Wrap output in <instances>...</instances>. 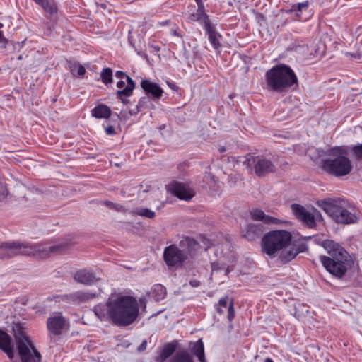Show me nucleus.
Returning <instances> with one entry per match:
<instances>
[{
  "label": "nucleus",
  "instance_id": "nucleus-1",
  "mask_svg": "<svg viewBox=\"0 0 362 362\" xmlns=\"http://www.w3.org/2000/svg\"><path fill=\"white\" fill-rule=\"evenodd\" d=\"M139 302L133 296L112 294L104 304L94 307L93 312L101 321H109L117 326H128L138 317Z\"/></svg>",
  "mask_w": 362,
  "mask_h": 362
},
{
  "label": "nucleus",
  "instance_id": "nucleus-2",
  "mask_svg": "<svg viewBox=\"0 0 362 362\" xmlns=\"http://www.w3.org/2000/svg\"><path fill=\"white\" fill-rule=\"evenodd\" d=\"M292 235L290 232L280 230L269 232L262 238L263 251L269 257H279L280 261L285 264L293 259L298 254L307 250L305 244H300L298 247L291 245Z\"/></svg>",
  "mask_w": 362,
  "mask_h": 362
},
{
  "label": "nucleus",
  "instance_id": "nucleus-3",
  "mask_svg": "<svg viewBox=\"0 0 362 362\" xmlns=\"http://www.w3.org/2000/svg\"><path fill=\"white\" fill-rule=\"evenodd\" d=\"M68 248L67 244L50 245L49 243L30 244L21 242H8L0 244V259H8L16 255L37 256L45 258L52 255L62 254Z\"/></svg>",
  "mask_w": 362,
  "mask_h": 362
},
{
  "label": "nucleus",
  "instance_id": "nucleus-4",
  "mask_svg": "<svg viewBox=\"0 0 362 362\" xmlns=\"http://www.w3.org/2000/svg\"><path fill=\"white\" fill-rule=\"evenodd\" d=\"M322 246L328 254V256H320V260L323 267L334 276L343 277L353 264L351 256L341 246L333 240H324Z\"/></svg>",
  "mask_w": 362,
  "mask_h": 362
},
{
  "label": "nucleus",
  "instance_id": "nucleus-5",
  "mask_svg": "<svg viewBox=\"0 0 362 362\" xmlns=\"http://www.w3.org/2000/svg\"><path fill=\"white\" fill-rule=\"evenodd\" d=\"M266 88L269 90L284 92L294 84L298 78L294 71L286 64L274 66L265 73Z\"/></svg>",
  "mask_w": 362,
  "mask_h": 362
},
{
  "label": "nucleus",
  "instance_id": "nucleus-6",
  "mask_svg": "<svg viewBox=\"0 0 362 362\" xmlns=\"http://www.w3.org/2000/svg\"><path fill=\"white\" fill-rule=\"evenodd\" d=\"M12 331L21 362H40L41 354L36 349L33 340L28 334L25 324L13 323Z\"/></svg>",
  "mask_w": 362,
  "mask_h": 362
},
{
  "label": "nucleus",
  "instance_id": "nucleus-7",
  "mask_svg": "<svg viewBox=\"0 0 362 362\" xmlns=\"http://www.w3.org/2000/svg\"><path fill=\"white\" fill-rule=\"evenodd\" d=\"M317 205L338 223L351 224L357 221V216L349 211V203L344 199L329 197L318 200Z\"/></svg>",
  "mask_w": 362,
  "mask_h": 362
},
{
  "label": "nucleus",
  "instance_id": "nucleus-8",
  "mask_svg": "<svg viewBox=\"0 0 362 362\" xmlns=\"http://www.w3.org/2000/svg\"><path fill=\"white\" fill-rule=\"evenodd\" d=\"M327 158L323 159L322 168L327 174L334 177L349 175L353 166L345 151L340 147H334L327 151Z\"/></svg>",
  "mask_w": 362,
  "mask_h": 362
},
{
  "label": "nucleus",
  "instance_id": "nucleus-9",
  "mask_svg": "<svg viewBox=\"0 0 362 362\" xmlns=\"http://www.w3.org/2000/svg\"><path fill=\"white\" fill-rule=\"evenodd\" d=\"M180 247L171 245L165 249L163 257L168 266H181L191 252L196 250L197 243L194 240L187 238L180 243Z\"/></svg>",
  "mask_w": 362,
  "mask_h": 362
},
{
  "label": "nucleus",
  "instance_id": "nucleus-10",
  "mask_svg": "<svg viewBox=\"0 0 362 362\" xmlns=\"http://www.w3.org/2000/svg\"><path fill=\"white\" fill-rule=\"evenodd\" d=\"M237 161L242 163L247 169L252 170L253 168L255 173L259 177L264 176L276 170V165L270 159L255 156L250 153L243 157H240Z\"/></svg>",
  "mask_w": 362,
  "mask_h": 362
},
{
  "label": "nucleus",
  "instance_id": "nucleus-11",
  "mask_svg": "<svg viewBox=\"0 0 362 362\" xmlns=\"http://www.w3.org/2000/svg\"><path fill=\"white\" fill-rule=\"evenodd\" d=\"M291 209L293 214L309 228H314L317 222L322 221L320 211L315 208L308 210L300 204H293Z\"/></svg>",
  "mask_w": 362,
  "mask_h": 362
},
{
  "label": "nucleus",
  "instance_id": "nucleus-12",
  "mask_svg": "<svg viewBox=\"0 0 362 362\" xmlns=\"http://www.w3.org/2000/svg\"><path fill=\"white\" fill-rule=\"evenodd\" d=\"M47 327L51 334L58 336L69 327V324L61 313H54L47 319Z\"/></svg>",
  "mask_w": 362,
  "mask_h": 362
},
{
  "label": "nucleus",
  "instance_id": "nucleus-13",
  "mask_svg": "<svg viewBox=\"0 0 362 362\" xmlns=\"http://www.w3.org/2000/svg\"><path fill=\"white\" fill-rule=\"evenodd\" d=\"M170 191L181 199L190 200L194 196L193 190L187 185L180 182H173L169 185Z\"/></svg>",
  "mask_w": 362,
  "mask_h": 362
},
{
  "label": "nucleus",
  "instance_id": "nucleus-14",
  "mask_svg": "<svg viewBox=\"0 0 362 362\" xmlns=\"http://www.w3.org/2000/svg\"><path fill=\"white\" fill-rule=\"evenodd\" d=\"M115 76L118 78H126L127 79V84L125 86V88L122 90H118L117 91V95L120 98L122 102L123 103H125L127 102V100L124 99L123 96L129 97L132 94V91L135 88V83L129 76H127L124 72H122L121 71H117L115 73Z\"/></svg>",
  "mask_w": 362,
  "mask_h": 362
},
{
  "label": "nucleus",
  "instance_id": "nucleus-15",
  "mask_svg": "<svg viewBox=\"0 0 362 362\" xmlns=\"http://www.w3.org/2000/svg\"><path fill=\"white\" fill-rule=\"evenodd\" d=\"M0 349L6 354L10 359L14 357V349L11 344V337L4 331L0 329Z\"/></svg>",
  "mask_w": 362,
  "mask_h": 362
},
{
  "label": "nucleus",
  "instance_id": "nucleus-16",
  "mask_svg": "<svg viewBox=\"0 0 362 362\" xmlns=\"http://www.w3.org/2000/svg\"><path fill=\"white\" fill-rule=\"evenodd\" d=\"M74 278L77 282L85 285L93 284L99 280L93 273L86 269L76 272Z\"/></svg>",
  "mask_w": 362,
  "mask_h": 362
},
{
  "label": "nucleus",
  "instance_id": "nucleus-17",
  "mask_svg": "<svg viewBox=\"0 0 362 362\" xmlns=\"http://www.w3.org/2000/svg\"><path fill=\"white\" fill-rule=\"evenodd\" d=\"M141 88L148 94H151L152 97L160 98L163 93L161 88H160L156 83L151 82L149 80H143L141 83Z\"/></svg>",
  "mask_w": 362,
  "mask_h": 362
},
{
  "label": "nucleus",
  "instance_id": "nucleus-18",
  "mask_svg": "<svg viewBox=\"0 0 362 362\" xmlns=\"http://www.w3.org/2000/svg\"><path fill=\"white\" fill-rule=\"evenodd\" d=\"M250 214L254 220L260 221L267 224H278L282 223L281 221L276 218L266 215L263 211L259 209H254Z\"/></svg>",
  "mask_w": 362,
  "mask_h": 362
},
{
  "label": "nucleus",
  "instance_id": "nucleus-19",
  "mask_svg": "<svg viewBox=\"0 0 362 362\" xmlns=\"http://www.w3.org/2000/svg\"><path fill=\"white\" fill-rule=\"evenodd\" d=\"M96 296V293L88 291H77L70 294L69 299L76 303L87 302Z\"/></svg>",
  "mask_w": 362,
  "mask_h": 362
},
{
  "label": "nucleus",
  "instance_id": "nucleus-20",
  "mask_svg": "<svg viewBox=\"0 0 362 362\" xmlns=\"http://www.w3.org/2000/svg\"><path fill=\"white\" fill-rule=\"evenodd\" d=\"M91 115L98 119H107L111 115V110L106 105L100 104L91 110Z\"/></svg>",
  "mask_w": 362,
  "mask_h": 362
},
{
  "label": "nucleus",
  "instance_id": "nucleus-21",
  "mask_svg": "<svg viewBox=\"0 0 362 362\" xmlns=\"http://www.w3.org/2000/svg\"><path fill=\"white\" fill-rule=\"evenodd\" d=\"M206 33L209 35V40L214 49H218L221 46L219 38L221 35H218L210 24H207L206 27Z\"/></svg>",
  "mask_w": 362,
  "mask_h": 362
},
{
  "label": "nucleus",
  "instance_id": "nucleus-22",
  "mask_svg": "<svg viewBox=\"0 0 362 362\" xmlns=\"http://www.w3.org/2000/svg\"><path fill=\"white\" fill-rule=\"evenodd\" d=\"M262 233V230L260 225L257 224H249L247 226V232L245 236L250 240H255V238L259 237Z\"/></svg>",
  "mask_w": 362,
  "mask_h": 362
},
{
  "label": "nucleus",
  "instance_id": "nucleus-23",
  "mask_svg": "<svg viewBox=\"0 0 362 362\" xmlns=\"http://www.w3.org/2000/svg\"><path fill=\"white\" fill-rule=\"evenodd\" d=\"M192 352L199 359L200 362H206L204 355V347L202 339H199L194 344L192 348Z\"/></svg>",
  "mask_w": 362,
  "mask_h": 362
},
{
  "label": "nucleus",
  "instance_id": "nucleus-24",
  "mask_svg": "<svg viewBox=\"0 0 362 362\" xmlns=\"http://www.w3.org/2000/svg\"><path fill=\"white\" fill-rule=\"evenodd\" d=\"M37 4L42 6L44 11L50 15L57 13V8L54 2L52 0H33Z\"/></svg>",
  "mask_w": 362,
  "mask_h": 362
},
{
  "label": "nucleus",
  "instance_id": "nucleus-25",
  "mask_svg": "<svg viewBox=\"0 0 362 362\" xmlns=\"http://www.w3.org/2000/svg\"><path fill=\"white\" fill-rule=\"evenodd\" d=\"M196 1L198 5V8L195 13L196 18H191V21H203L205 24V27H206L207 24H210V23L209 22L206 15L204 13V5L201 0H196Z\"/></svg>",
  "mask_w": 362,
  "mask_h": 362
},
{
  "label": "nucleus",
  "instance_id": "nucleus-26",
  "mask_svg": "<svg viewBox=\"0 0 362 362\" xmlns=\"http://www.w3.org/2000/svg\"><path fill=\"white\" fill-rule=\"evenodd\" d=\"M169 362H194V360L187 351H180L175 353Z\"/></svg>",
  "mask_w": 362,
  "mask_h": 362
},
{
  "label": "nucleus",
  "instance_id": "nucleus-27",
  "mask_svg": "<svg viewBox=\"0 0 362 362\" xmlns=\"http://www.w3.org/2000/svg\"><path fill=\"white\" fill-rule=\"evenodd\" d=\"M233 269V267H230V266L226 267V264L220 260H217V261L211 263L212 274L216 272L224 270L225 274L228 275Z\"/></svg>",
  "mask_w": 362,
  "mask_h": 362
},
{
  "label": "nucleus",
  "instance_id": "nucleus-28",
  "mask_svg": "<svg viewBox=\"0 0 362 362\" xmlns=\"http://www.w3.org/2000/svg\"><path fill=\"white\" fill-rule=\"evenodd\" d=\"M175 351V346L168 344L164 346L159 357L157 358V362H164L168 357H170Z\"/></svg>",
  "mask_w": 362,
  "mask_h": 362
},
{
  "label": "nucleus",
  "instance_id": "nucleus-29",
  "mask_svg": "<svg viewBox=\"0 0 362 362\" xmlns=\"http://www.w3.org/2000/svg\"><path fill=\"white\" fill-rule=\"evenodd\" d=\"M132 214L140 216L144 218H153L156 216V213L151 209L147 208H136L132 211Z\"/></svg>",
  "mask_w": 362,
  "mask_h": 362
},
{
  "label": "nucleus",
  "instance_id": "nucleus-30",
  "mask_svg": "<svg viewBox=\"0 0 362 362\" xmlns=\"http://www.w3.org/2000/svg\"><path fill=\"white\" fill-rule=\"evenodd\" d=\"M100 77L102 79V81L105 83L108 84L112 82V69L110 68L104 69L101 74Z\"/></svg>",
  "mask_w": 362,
  "mask_h": 362
},
{
  "label": "nucleus",
  "instance_id": "nucleus-31",
  "mask_svg": "<svg viewBox=\"0 0 362 362\" xmlns=\"http://www.w3.org/2000/svg\"><path fill=\"white\" fill-rule=\"evenodd\" d=\"M70 69L72 74L74 76L77 75L78 76H83L86 73L85 68L80 64H74L71 66Z\"/></svg>",
  "mask_w": 362,
  "mask_h": 362
},
{
  "label": "nucleus",
  "instance_id": "nucleus-32",
  "mask_svg": "<svg viewBox=\"0 0 362 362\" xmlns=\"http://www.w3.org/2000/svg\"><path fill=\"white\" fill-rule=\"evenodd\" d=\"M293 10L297 12L296 13L297 16H300V14L302 13L303 11H305L308 8V2L299 3L296 6H293Z\"/></svg>",
  "mask_w": 362,
  "mask_h": 362
},
{
  "label": "nucleus",
  "instance_id": "nucleus-33",
  "mask_svg": "<svg viewBox=\"0 0 362 362\" xmlns=\"http://www.w3.org/2000/svg\"><path fill=\"white\" fill-rule=\"evenodd\" d=\"M234 317H235L234 305H233V301L231 300L228 307V318L229 321H232Z\"/></svg>",
  "mask_w": 362,
  "mask_h": 362
},
{
  "label": "nucleus",
  "instance_id": "nucleus-34",
  "mask_svg": "<svg viewBox=\"0 0 362 362\" xmlns=\"http://www.w3.org/2000/svg\"><path fill=\"white\" fill-rule=\"evenodd\" d=\"M105 205L107 206H108L109 208L115 209L117 211H121L122 209V206H120L119 204H114L111 202H108V201L105 202Z\"/></svg>",
  "mask_w": 362,
  "mask_h": 362
},
{
  "label": "nucleus",
  "instance_id": "nucleus-35",
  "mask_svg": "<svg viewBox=\"0 0 362 362\" xmlns=\"http://www.w3.org/2000/svg\"><path fill=\"white\" fill-rule=\"evenodd\" d=\"M354 152L357 158L362 160V145L354 147Z\"/></svg>",
  "mask_w": 362,
  "mask_h": 362
},
{
  "label": "nucleus",
  "instance_id": "nucleus-36",
  "mask_svg": "<svg viewBox=\"0 0 362 362\" xmlns=\"http://www.w3.org/2000/svg\"><path fill=\"white\" fill-rule=\"evenodd\" d=\"M228 296L221 298L218 301V305L223 307V308H226L227 305H228Z\"/></svg>",
  "mask_w": 362,
  "mask_h": 362
},
{
  "label": "nucleus",
  "instance_id": "nucleus-37",
  "mask_svg": "<svg viewBox=\"0 0 362 362\" xmlns=\"http://www.w3.org/2000/svg\"><path fill=\"white\" fill-rule=\"evenodd\" d=\"M346 55L350 56L351 58L356 59H360L361 58V54L359 52H354V53L347 52Z\"/></svg>",
  "mask_w": 362,
  "mask_h": 362
},
{
  "label": "nucleus",
  "instance_id": "nucleus-38",
  "mask_svg": "<svg viewBox=\"0 0 362 362\" xmlns=\"http://www.w3.org/2000/svg\"><path fill=\"white\" fill-rule=\"evenodd\" d=\"M105 132L108 135H112L115 132V128L113 127V126H108L107 127L105 128Z\"/></svg>",
  "mask_w": 362,
  "mask_h": 362
},
{
  "label": "nucleus",
  "instance_id": "nucleus-39",
  "mask_svg": "<svg viewBox=\"0 0 362 362\" xmlns=\"http://www.w3.org/2000/svg\"><path fill=\"white\" fill-rule=\"evenodd\" d=\"M147 346V341L146 340L143 341L142 343L139 345L138 347L139 351H143L146 349Z\"/></svg>",
  "mask_w": 362,
  "mask_h": 362
},
{
  "label": "nucleus",
  "instance_id": "nucleus-40",
  "mask_svg": "<svg viewBox=\"0 0 362 362\" xmlns=\"http://www.w3.org/2000/svg\"><path fill=\"white\" fill-rule=\"evenodd\" d=\"M189 284H190L192 287L196 288V287L199 286V285H200V281H198V280H197V279H193V280H191V281H189Z\"/></svg>",
  "mask_w": 362,
  "mask_h": 362
},
{
  "label": "nucleus",
  "instance_id": "nucleus-41",
  "mask_svg": "<svg viewBox=\"0 0 362 362\" xmlns=\"http://www.w3.org/2000/svg\"><path fill=\"white\" fill-rule=\"evenodd\" d=\"M127 85H125V82L123 81H119L117 83V87L119 88V90H122L125 88Z\"/></svg>",
  "mask_w": 362,
  "mask_h": 362
},
{
  "label": "nucleus",
  "instance_id": "nucleus-42",
  "mask_svg": "<svg viewBox=\"0 0 362 362\" xmlns=\"http://www.w3.org/2000/svg\"><path fill=\"white\" fill-rule=\"evenodd\" d=\"M157 289L160 292V295L163 298L165 294V289L160 285L157 286Z\"/></svg>",
  "mask_w": 362,
  "mask_h": 362
},
{
  "label": "nucleus",
  "instance_id": "nucleus-43",
  "mask_svg": "<svg viewBox=\"0 0 362 362\" xmlns=\"http://www.w3.org/2000/svg\"><path fill=\"white\" fill-rule=\"evenodd\" d=\"M3 27V25L1 23H0V28ZM6 41V39L5 37H4V35L2 33L1 31H0V42H5Z\"/></svg>",
  "mask_w": 362,
  "mask_h": 362
},
{
  "label": "nucleus",
  "instance_id": "nucleus-44",
  "mask_svg": "<svg viewBox=\"0 0 362 362\" xmlns=\"http://www.w3.org/2000/svg\"><path fill=\"white\" fill-rule=\"evenodd\" d=\"M204 178H205L206 180H213V181L215 182L214 177L213 176L210 175H208L205 176Z\"/></svg>",
  "mask_w": 362,
  "mask_h": 362
},
{
  "label": "nucleus",
  "instance_id": "nucleus-45",
  "mask_svg": "<svg viewBox=\"0 0 362 362\" xmlns=\"http://www.w3.org/2000/svg\"><path fill=\"white\" fill-rule=\"evenodd\" d=\"M218 151L221 152V153L225 152L226 151V148L224 146H221V147L218 148Z\"/></svg>",
  "mask_w": 362,
  "mask_h": 362
},
{
  "label": "nucleus",
  "instance_id": "nucleus-46",
  "mask_svg": "<svg viewBox=\"0 0 362 362\" xmlns=\"http://www.w3.org/2000/svg\"><path fill=\"white\" fill-rule=\"evenodd\" d=\"M191 18H196V13H191L189 16V19L191 21Z\"/></svg>",
  "mask_w": 362,
  "mask_h": 362
},
{
  "label": "nucleus",
  "instance_id": "nucleus-47",
  "mask_svg": "<svg viewBox=\"0 0 362 362\" xmlns=\"http://www.w3.org/2000/svg\"><path fill=\"white\" fill-rule=\"evenodd\" d=\"M168 86L171 88H174L175 87V85L173 84V83H168Z\"/></svg>",
  "mask_w": 362,
  "mask_h": 362
},
{
  "label": "nucleus",
  "instance_id": "nucleus-48",
  "mask_svg": "<svg viewBox=\"0 0 362 362\" xmlns=\"http://www.w3.org/2000/svg\"><path fill=\"white\" fill-rule=\"evenodd\" d=\"M264 362H273V361L270 358H267Z\"/></svg>",
  "mask_w": 362,
  "mask_h": 362
},
{
  "label": "nucleus",
  "instance_id": "nucleus-49",
  "mask_svg": "<svg viewBox=\"0 0 362 362\" xmlns=\"http://www.w3.org/2000/svg\"><path fill=\"white\" fill-rule=\"evenodd\" d=\"M217 311H218L219 313H223V310L221 308H217Z\"/></svg>",
  "mask_w": 362,
  "mask_h": 362
}]
</instances>
